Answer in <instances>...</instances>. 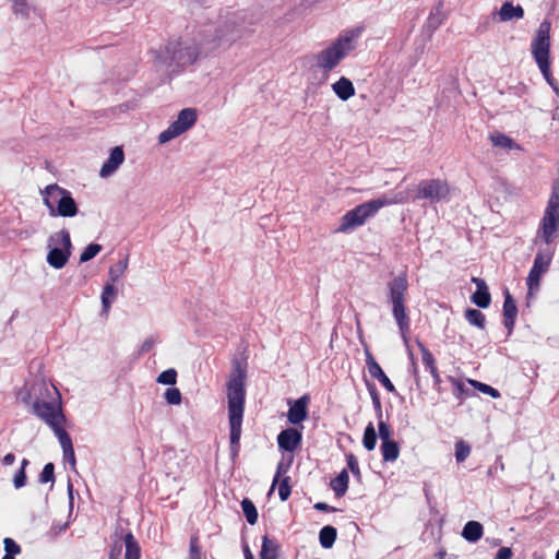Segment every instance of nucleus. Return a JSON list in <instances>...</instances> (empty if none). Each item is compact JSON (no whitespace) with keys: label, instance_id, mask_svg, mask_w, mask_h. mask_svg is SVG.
<instances>
[{"label":"nucleus","instance_id":"cd10ccee","mask_svg":"<svg viewBox=\"0 0 559 559\" xmlns=\"http://www.w3.org/2000/svg\"><path fill=\"white\" fill-rule=\"evenodd\" d=\"M117 290L111 283H106L102 293V308L104 313H108L111 307V302L116 297Z\"/></svg>","mask_w":559,"mask_h":559},{"label":"nucleus","instance_id":"f03ea898","mask_svg":"<svg viewBox=\"0 0 559 559\" xmlns=\"http://www.w3.org/2000/svg\"><path fill=\"white\" fill-rule=\"evenodd\" d=\"M247 364L239 359L233 360V369L227 381L228 419L230 428V450L237 454L241 437V425L245 408V381Z\"/></svg>","mask_w":559,"mask_h":559},{"label":"nucleus","instance_id":"a211bd4d","mask_svg":"<svg viewBox=\"0 0 559 559\" xmlns=\"http://www.w3.org/2000/svg\"><path fill=\"white\" fill-rule=\"evenodd\" d=\"M502 311H503V325L508 330V333L511 334L514 329V324H515V320H516V316H518V307H516L515 300L511 296L509 289L504 290V301H503V310Z\"/></svg>","mask_w":559,"mask_h":559},{"label":"nucleus","instance_id":"f3484780","mask_svg":"<svg viewBox=\"0 0 559 559\" xmlns=\"http://www.w3.org/2000/svg\"><path fill=\"white\" fill-rule=\"evenodd\" d=\"M124 160V152L121 146H116L110 151L109 157L103 164L99 176L107 178L111 176Z\"/></svg>","mask_w":559,"mask_h":559},{"label":"nucleus","instance_id":"09e8293b","mask_svg":"<svg viewBox=\"0 0 559 559\" xmlns=\"http://www.w3.org/2000/svg\"><path fill=\"white\" fill-rule=\"evenodd\" d=\"M164 397L166 402L170 405H179L182 400L181 392L177 388L166 389Z\"/></svg>","mask_w":559,"mask_h":559},{"label":"nucleus","instance_id":"1a4fd4ad","mask_svg":"<svg viewBox=\"0 0 559 559\" xmlns=\"http://www.w3.org/2000/svg\"><path fill=\"white\" fill-rule=\"evenodd\" d=\"M450 198V187L442 179L421 180L417 186L416 199L429 200L430 203L448 201Z\"/></svg>","mask_w":559,"mask_h":559},{"label":"nucleus","instance_id":"4c0bfd02","mask_svg":"<svg viewBox=\"0 0 559 559\" xmlns=\"http://www.w3.org/2000/svg\"><path fill=\"white\" fill-rule=\"evenodd\" d=\"M29 464V461L27 459H23L21 462L20 469L15 473L13 477V485L16 489H20L26 485V472L25 468Z\"/></svg>","mask_w":559,"mask_h":559},{"label":"nucleus","instance_id":"79ce46f5","mask_svg":"<svg viewBox=\"0 0 559 559\" xmlns=\"http://www.w3.org/2000/svg\"><path fill=\"white\" fill-rule=\"evenodd\" d=\"M102 251V246L98 243L88 245L80 255V262L85 263L94 259Z\"/></svg>","mask_w":559,"mask_h":559},{"label":"nucleus","instance_id":"ea45409f","mask_svg":"<svg viewBox=\"0 0 559 559\" xmlns=\"http://www.w3.org/2000/svg\"><path fill=\"white\" fill-rule=\"evenodd\" d=\"M471 454V447L464 440H460L455 443V460L461 463L464 462Z\"/></svg>","mask_w":559,"mask_h":559},{"label":"nucleus","instance_id":"f257e3e1","mask_svg":"<svg viewBox=\"0 0 559 559\" xmlns=\"http://www.w3.org/2000/svg\"><path fill=\"white\" fill-rule=\"evenodd\" d=\"M240 37L234 17L202 25L192 37H179L155 52L156 60L171 72L194 63L201 53L216 49L223 41Z\"/></svg>","mask_w":559,"mask_h":559},{"label":"nucleus","instance_id":"774afa93","mask_svg":"<svg viewBox=\"0 0 559 559\" xmlns=\"http://www.w3.org/2000/svg\"><path fill=\"white\" fill-rule=\"evenodd\" d=\"M555 559H559V550L556 552V558Z\"/></svg>","mask_w":559,"mask_h":559},{"label":"nucleus","instance_id":"423d86ee","mask_svg":"<svg viewBox=\"0 0 559 559\" xmlns=\"http://www.w3.org/2000/svg\"><path fill=\"white\" fill-rule=\"evenodd\" d=\"M44 204L48 207L52 217H73L79 209L70 191L59 187L57 183L47 186L43 191Z\"/></svg>","mask_w":559,"mask_h":559},{"label":"nucleus","instance_id":"c756f323","mask_svg":"<svg viewBox=\"0 0 559 559\" xmlns=\"http://www.w3.org/2000/svg\"><path fill=\"white\" fill-rule=\"evenodd\" d=\"M490 140L495 146L508 150L520 148V146L510 136L503 133L495 132L490 134Z\"/></svg>","mask_w":559,"mask_h":559},{"label":"nucleus","instance_id":"13d9d810","mask_svg":"<svg viewBox=\"0 0 559 559\" xmlns=\"http://www.w3.org/2000/svg\"><path fill=\"white\" fill-rule=\"evenodd\" d=\"M63 460L71 465V468L73 471H75V463H76V461H75V454H74V449L73 448L69 449L67 451H63Z\"/></svg>","mask_w":559,"mask_h":559},{"label":"nucleus","instance_id":"f8f14e48","mask_svg":"<svg viewBox=\"0 0 559 559\" xmlns=\"http://www.w3.org/2000/svg\"><path fill=\"white\" fill-rule=\"evenodd\" d=\"M550 28V22L548 20H544L536 31L535 37L532 41V53L535 62L542 61V63H545V60H549Z\"/></svg>","mask_w":559,"mask_h":559},{"label":"nucleus","instance_id":"680f3d73","mask_svg":"<svg viewBox=\"0 0 559 559\" xmlns=\"http://www.w3.org/2000/svg\"><path fill=\"white\" fill-rule=\"evenodd\" d=\"M15 462V455L13 453H8L2 459V464L4 466L12 465Z\"/></svg>","mask_w":559,"mask_h":559},{"label":"nucleus","instance_id":"6e6552de","mask_svg":"<svg viewBox=\"0 0 559 559\" xmlns=\"http://www.w3.org/2000/svg\"><path fill=\"white\" fill-rule=\"evenodd\" d=\"M48 248L47 263L57 270L62 269L71 257L70 233L67 229H61L50 235Z\"/></svg>","mask_w":559,"mask_h":559},{"label":"nucleus","instance_id":"3c124183","mask_svg":"<svg viewBox=\"0 0 559 559\" xmlns=\"http://www.w3.org/2000/svg\"><path fill=\"white\" fill-rule=\"evenodd\" d=\"M278 496L282 501H286L290 496L289 478L285 477L278 486Z\"/></svg>","mask_w":559,"mask_h":559},{"label":"nucleus","instance_id":"e433bc0d","mask_svg":"<svg viewBox=\"0 0 559 559\" xmlns=\"http://www.w3.org/2000/svg\"><path fill=\"white\" fill-rule=\"evenodd\" d=\"M367 389L371 396L372 405L378 419H382V405L379 392L373 383L367 382Z\"/></svg>","mask_w":559,"mask_h":559},{"label":"nucleus","instance_id":"de8ad7c7","mask_svg":"<svg viewBox=\"0 0 559 559\" xmlns=\"http://www.w3.org/2000/svg\"><path fill=\"white\" fill-rule=\"evenodd\" d=\"M442 21L443 17L441 15V11L439 8H436V10L431 11L428 16L427 27L433 32L442 24Z\"/></svg>","mask_w":559,"mask_h":559},{"label":"nucleus","instance_id":"c85d7f7f","mask_svg":"<svg viewBox=\"0 0 559 559\" xmlns=\"http://www.w3.org/2000/svg\"><path fill=\"white\" fill-rule=\"evenodd\" d=\"M63 424L64 423H59L51 428L60 442L62 452L73 448L72 439L70 435L63 429Z\"/></svg>","mask_w":559,"mask_h":559},{"label":"nucleus","instance_id":"f704fd0d","mask_svg":"<svg viewBox=\"0 0 559 559\" xmlns=\"http://www.w3.org/2000/svg\"><path fill=\"white\" fill-rule=\"evenodd\" d=\"M128 267V259L119 261L117 264L109 267L108 278L112 285L123 275Z\"/></svg>","mask_w":559,"mask_h":559},{"label":"nucleus","instance_id":"58836bf2","mask_svg":"<svg viewBox=\"0 0 559 559\" xmlns=\"http://www.w3.org/2000/svg\"><path fill=\"white\" fill-rule=\"evenodd\" d=\"M3 544L5 554L1 559H13L14 556L21 552L20 545H17L16 542L12 538L5 537Z\"/></svg>","mask_w":559,"mask_h":559},{"label":"nucleus","instance_id":"473e14b6","mask_svg":"<svg viewBox=\"0 0 559 559\" xmlns=\"http://www.w3.org/2000/svg\"><path fill=\"white\" fill-rule=\"evenodd\" d=\"M336 538V530L333 526L326 525L321 528L319 533L320 544L324 548H330Z\"/></svg>","mask_w":559,"mask_h":559},{"label":"nucleus","instance_id":"9b49d317","mask_svg":"<svg viewBox=\"0 0 559 559\" xmlns=\"http://www.w3.org/2000/svg\"><path fill=\"white\" fill-rule=\"evenodd\" d=\"M33 413L44 420L50 428L59 423H64L66 417L61 405L56 401H40L35 399L32 407Z\"/></svg>","mask_w":559,"mask_h":559},{"label":"nucleus","instance_id":"603ef678","mask_svg":"<svg viewBox=\"0 0 559 559\" xmlns=\"http://www.w3.org/2000/svg\"><path fill=\"white\" fill-rule=\"evenodd\" d=\"M17 400L21 401L25 405H31L33 407V397L31 390L25 385L17 392Z\"/></svg>","mask_w":559,"mask_h":559},{"label":"nucleus","instance_id":"0eeeda50","mask_svg":"<svg viewBox=\"0 0 559 559\" xmlns=\"http://www.w3.org/2000/svg\"><path fill=\"white\" fill-rule=\"evenodd\" d=\"M559 235V187H555L551 191L550 198L544 216L539 223L537 237H539L546 245H550Z\"/></svg>","mask_w":559,"mask_h":559},{"label":"nucleus","instance_id":"7c9ffc66","mask_svg":"<svg viewBox=\"0 0 559 559\" xmlns=\"http://www.w3.org/2000/svg\"><path fill=\"white\" fill-rule=\"evenodd\" d=\"M465 319L469 324L475 325L481 330L485 329L486 317L480 310L468 308L465 311Z\"/></svg>","mask_w":559,"mask_h":559},{"label":"nucleus","instance_id":"7ed1b4c3","mask_svg":"<svg viewBox=\"0 0 559 559\" xmlns=\"http://www.w3.org/2000/svg\"><path fill=\"white\" fill-rule=\"evenodd\" d=\"M388 299L392 307L393 318L399 326L400 333L404 340L409 333L411 320L406 313V295L408 289V281L405 272L400 273L388 284Z\"/></svg>","mask_w":559,"mask_h":559},{"label":"nucleus","instance_id":"4be33fe9","mask_svg":"<svg viewBox=\"0 0 559 559\" xmlns=\"http://www.w3.org/2000/svg\"><path fill=\"white\" fill-rule=\"evenodd\" d=\"M332 90L335 95L343 102L348 100L355 95V87L353 82L345 76H342L340 80L333 83Z\"/></svg>","mask_w":559,"mask_h":559},{"label":"nucleus","instance_id":"412c9836","mask_svg":"<svg viewBox=\"0 0 559 559\" xmlns=\"http://www.w3.org/2000/svg\"><path fill=\"white\" fill-rule=\"evenodd\" d=\"M500 22L521 20L524 17V10L521 5H513L512 2H504L498 12Z\"/></svg>","mask_w":559,"mask_h":559},{"label":"nucleus","instance_id":"5fc2aeb1","mask_svg":"<svg viewBox=\"0 0 559 559\" xmlns=\"http://www.w3.org/2000/svg\"><path fill=\"white\" fill-rule=\"evenodd\" d=\"M347 465H348V468L350 469V472L353 473V475L359 479L360 478V469H359L358 461L355 457V455H353V454L347 455Z\"/></svg>","mask_w":559,"mask_h":559},{"label":"nucleus","instance_id":"e2e57ef3","mask_svg":"<svg viewBox=\"0 0 559 559\" xmlns=\"http://www.w3.org/2000/svg\"><path fill=\"white\" fill-rule=\"evenodd\" d=\"M67 491H68V496H69V504H70V508H72L74 489H73V485L70 479L68 480Z\"/></svg>","mask_w":559,"mask_h":559},{"label":"nucleus","instance_id":"0e129e2a","mask_svg":"<svg viewBox=\"0 0 559 559\" xmlns=\"http://www.w3.org/2000/svg\"><path fill=\"white\" fill-rule=\"evenodd\" d=\"M245 559H254L249 547L246 545L243 548Z\"/></svg>","mask_w":559,"mask_h":559},{"label":"nucleus","instance_id":"2eb2a0df","mask_svg":"<svg viewBox=\"0 0 559 559\" xmlns=\"http://www.w3.org/2000/svg\"><path fill=\"white\" fill-rule=\"evenodd\" d=\"M302 442V433L296 428H286L277 436L278 448L286 452H295Z\"/></svg>","mask_w":559,"mask_h":559},{"label":"nucleus","instance_id":"ddd939ff","mask_svg":"<svg viewBox=\"0 0 559 559\" xmlns=\"http://www.w3.org/2000/svg\"><path fill=\"white\" fill-rule=\"evenodd\" d=\"M554 252L551 250H539L534 259L533 266L526 278L527 288L530 292L539 288L542 276L548 271Z\"/></svg>","mask_w":559,"mask_h":559},{"label":"nucleus","instance_id":"052dcab7","mask_svg":"<svg viewBox=\"0 0 559 559\" xmlns=\"http://www.w3.org/2000/svg\"><path fill=\"white\" fill-rule=\"evenodd\" d=\"M314 509L318 510V511H324V512H332V511L336 510L335 508L329 506L325 502H317L314 504Z\"/></svg>","mask_w":559,"mask_h":559},{"label":"nucleus","instance_id":"20e7f679","mask_svg":"<svg viewBox=\"0 0 559 559\" xmlns=\"http://www.w3.org/2000/svg\"><path fill=\"white\" fill-rule=\"evenodd\" d=\"M403 201L404 197L402 194H396L394 198L382 195L378 199L359 204L342 216L336 231L347 233L355 229L356 227L364 225L369 217L373 216L383 206L401 203Z\"/></svg>","mask_w":559,"mask_h":559},{"label":"nucleus","instance_id":"a18cd8bd","mask_svg":"<svg viewBox=\"0 0 559 559\" xmlns=\"http://www.w3.org/2000/svg\"><path fill=\"white\" fill-rule=\"evenodd\" d=\"M540 72L543 73L544 78L546 79V81L548 82V84L550 86L554 87V90L556 91V93L559 92L558 87H557V83L555 81V79L552 78L551 75V72H550V63H549V60H545V63H542V61H538L536 62Z\"/></svg>","mask_w":559,"mask_h":559},{"label":"nucleus","instance_id":"6ab92c4d","mask_svg":"<svg viewBox=\"0 0 559 559\" xmlns=\"http://www.w3.org/2000/svg\"><path fill=\"white\" fill-rule=\"evenodd\" d=\"M472 282L476 285V292L471 297L472 301L479 308H488L491 296L486 282L479 277H472Z\"/></svg>","mask_w":559,"mask_h":559},{"label":"nucleus","instance_id":"864d4df0","mask_svg":"<svg viewBox=\"0 0 559 559\" xmlns=\"http://www.w3.org/2000/svg\"><path fill=\"white\" fill-rule=\"evenodd\" d=\"M201 549L199 546L198 537L192 536L190 539V559H200Z\"/></svg>","mask_w":559,"mask_h":559},{"label":"nucleus","instance_id":"338daca9","mask_svg":"<svg viewBox=\"0 0 559 559\" xmlns=\"http://www.w3.org/2000/svg\"><path fill=\"white\" fill-rule=\"evenodd\" d=\"M443 555V552H438L439 559H442Z\"/></svg>","mask_w":559,"mask_h":559},{"label":"nucleus","instance_id":"4468645a","mask_svg":"<svg viewBox=\"0 0 559 559\" xmlns=\"http://www.w3.org/2000/svg\"><path fill=\"white\" fill-rule=\"evenodd\" d=\"M310 399L302 395L297 400H288L289 409L287 412V420L293 425L301 424L308 416V404Z\"/></svg>","mask_w":559,"mask_h":559},{"label":"nucleus","instance_id":"bb28decb","mask_svg":"<svg viewBox=\"0 0 559 559\" xmlns=\"http://www.w3.org/2000/svg\"><path fill=\"white\" fill-rule=\"evenodd\" d=\"M380 450L384 462H394L400 455V447L394 440L381 443Z\"/></svg>","mask_w":559,"mask_h":559},{"label":"nucleus","instance_id":"69168bd1","mask_svg":"<svg viewBox=\"0 0 559 559\" xmlns=\"http://www.w3.org/2000/svg\"><path fill=\"white\" fill-rule=\"evenodd\" d=\"M278 476H280V471L277 472V474H276V475H275V477H274L273 485L277 481Z\"/></svg>","mask_w":559,"mask_h":559},{"label":"nucleus","instance_id":"c03bdc74","mask_svg":"<svg viewBox=\"0 0 559 559\" xmlns=\"http://www.w3.org/2000/svg\"><path fill=\"white\" fill-rule=\"evenodd\" d=\"M13 3V13L16 15H21L24 19L29 17L31 8L26 0H11Z\"/></svg>","mask_w":559,"mask_h":559},{"label":"nucleus","instance_id":"8fccbe9b","mask_svg":"<svg viewBox=\"0 0 559 559\" xmlns=\"http://www.w3.org/2000/svg\"><path fill=\"white\" fill-rule=\"evenodd\" d=\"M378 430H379V437L381 439V443H384L386 441H391L392 430L390 426L383 420L378 419Z\"/></svg>","mask_w":559,"mask_h":559},{"label":"nucleus","instance_id":"9d476101","mask_svg":"<svg viewBox=\"0 0 559 559\" xmlns=\"http://www.w3.org/2000/svg\"><path fill=\"white\" fill-rule=\"evenodd\" d=\"M197 116V109L194 108L180 110L177 120L170 123V126L158 135L159 143H167L189 130L195 123Z\"/></svg>","mask_w":559,"mask_h":559},{"label":"nucleus","instance_id":"4d7b16f0","mask_svg":"<svg viewBox=\"0 0 559 559\" xmlns=\"http://www.w3.org/2000/svg\"><path fill=\"white\" fill-rule=\"evenodd\" d=\"M124 547L122 537L114 542V546L110 550L109 559H116L121 554L122 548Z\"/></svg>","mask_w":559,"mask_h":559},{"label":"nucleus","instance_id":"5701e85b","mask_svg":"<svg viewBox=\"0 0 559 559\" xmlns=\"http://www.w3.org/2000/svg\"><path fill=\"white\" fill-rule=\"evenodd\" d=\"M280 543L275 538L263 536L260 559H277Z\"/></svg>","mask_w":559,"mask_h":559},{"label":"nucleus","instance_id":"72a5a7b5","mask_svg":"<svg viewBox=\"0 0 559 559\" xmlns=\"http://www.w3.org/2000/svg\"><path fill=\"white\" fill-rule=\"evenodd\" d=\"M362 444L368 451H372L376 448L377 432L372 423H369L365 428Z\"/></svg>","mask_w":559,"mask_h":559},{"label":"nucleus","instance_id":"bf43d9fd","mask_svg":"<svg viewBox=\"0 0 559 559\" xmlns=\"http://www.w3.org/2000/svg\"><path fill=\"white\" fill-rule=\"evenodd\" d=\"M512 550L509 547H501L496 554L495 559H510L512 557Z\"/></svg>","mask_w":559,"mask_h":559},{"label":"nucleus","instance_id":"393cba45","mask_svg":"<svg viewBox=\"0 0 559 559\" xmlns=\"http://www.w3.org/2000/svg\"><path fill=\"white\" fill-rule=\"evenodd\" d=\"M123 545H124V559H140L141 556V549L139 546V543L132 535V533H127L122 537Z\"/></svg>","mask_w":559,"mask_h":559},{"label":"nucleus","instance_id":"c9c22d12","mask_svg":"<svg viewBox=\"0 0 559 559\" xmlns=\"http://www.w3.org/2000/svg\"><path fill=\"white\" fill-rule=\"evenodd\" d=\"M449 381L453 386V395L462 403L468 396L469 390L461 380L454 377H449Z\"/></svg>","mask_w":559,"mask_h":559},{"label":"nucleus","instance_id":"39448f33","mask_svg":"<svg viewBox=\"0 0 559 559\" xmlns=\"http://www.w3.org/2000/svg\"><path fill=\"white\" fill-rule=\"evenodd\" d=\"M357 31L347 32L338 36L331 45L316 55V64L324 73L331 72L338 63L355 49Z\"/></svg>","mask_w":559,"mask_h":559},{"label":"nucleus","instance_id":"b1692460","mask_svg":"<svg viewBox=\"0 0 559 559\" xmlns=\"http://www.w3.org/2000/svg\"><path fill=\"white\" fill-rule=\"evenodd\" d=\"M483 525L477 521H468L462 531V536L464 539L471 543H475L479 540L483 536Z\"/></svg>","mask_w":559,"mask_h":559},{"label":"nucleus","instance_id":"6e6d98bb","mask_svg":"<svg viewBox=\"0 0 559 559\" xmlns=\"http://www.w3.org/2000/svg\"><path fill=\"white\" fill-rule=\"evenodd\" d=\"M157 343V337L150 336L141 345L140 354L148 353Z\"/></svg>","mask_w":559,"mask_h":559},{"label":"nucleus","instance_id":"a19ab883","mask_svg":"<svg viewBox=\"0 0 559 559\" xmlns=\"http://www.w3.org/2000/svg\"><path fill=\"white\" fill-rule=\"evenodd\" d=\"M157 383L174 385L177 382V371L174 368H169L160 372L156 379Z\"/></svg>","mask_w":559,"mask_h":559},{"label":"nucleus","instance_id":"2f4dec72","mask_svg":"<svg viewBox=\"0 0 559 559\" xmlns=\"http://www.w3.org/2000/svg\"><path fill=\"white\" fill-rule=\"evenodd\" d=\"M241 509L248 523L254 525L258 521V511L254 503L249 498H245L241 501Z\"/></svg>","mask_w":559,"mask_h":559},{"label":"nucleus","instance_id":"37998d69","mask_svg":"<svg viewBox=\"0 0 559 559\" xmlns=\"http://www.w3.org/2000/svg\"><path fill=\"white\" fill-rule=\"evenodd\" d=\"M469 383L475 389H477L479 392H481L484 394L490 395L493 399L500 397V392L497 389H495L491 385H489V384H486V383H483V382H479V381H476V380H469Z\"/></svg>","mask_w":559,"mask_h":559},{"label":"nucleus","instance_id":"dca6fc26","mask_svg":"<svg viewBox=\"0 0 559 559\" xmlns=\"http://www.w3.org/2000/svg\"><path fill=\"white\" fill-rule=\"evenodd\" d=\"M366 365L369 374L377 379L384 388L391 393H395V386L382 370L381 366L376 361L374 357L369 350H366Z\"/></svg>","mask_w":559,"mask_h":559},{"label":"nucleus","instance_id":"aec40b11","mask_svg":"<svg viewBox=\"0 0 559 559\" xmlns=\"http://www.w3.org/2000/svg\"><path fill=\"white\" fill-rule=\"evenodd\" d=\"M419 348H420V353H421L423 364L425 365L426 369L432 376L433 384L439 390L440 383H441V378H440V374H439L437 366H436V359L425 345L419 344Z\"/></svg>","mask_w":559,"mask_h":559},{"label":"nucleus","instance_id":"a878e982","mask_svg":"<svg viewBox=\"0 0 559 559\" xmlns=\"http://www.w3.org/2000/svg\"><path fill=\"white\" fill-rule=\"evenodd\" d=\"M348 473L346 469H343L335 478L331 480V488L335 492L336 497H343L348 489Z\"/></svg>","mask_w":559,"mask_h":559},{"label":"nucleus","instance_id":"49530a36","mask_svg":"<svg viewBox=\"0 0 559 559\" xmlns=\"http://www.w3.org/2000/svg\"><path fill=\"white\" fill-rule=\"evenodd\" d=\"M38 481L41 484L55 483V465L52 463H47L41 473L39 474Z\"/></svg>","mask_w":559,"mask_h":559}]
</instances>
